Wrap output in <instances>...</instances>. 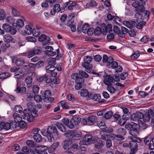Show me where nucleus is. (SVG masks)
Instances as JSON below:
<instances>
[{
  "instance_id": "20",
  "label": "nucleus",
  "mask_w": 154,
  "mask_h": 154,
  "mask_svg": "<svg viewBox=\"0 0 154 154\" xmlns=\"http://www.w3.org/2000/svg\"><path fill=\"white\" fill-rule=\"evenodd\" d=\"M72 141L69 140L64 141L63 143V148L65 149H69L71 148Z\"/></svg>"
},
{
  "instance_id": "42",
  "label": "nucleus",
  "mask_w": 154,
  "mask_h": 154,
  "mask_svg": "<svg viewBox=\"0 0 154 154\" xmlns=\"http://www.w3.org/2000/svg\"><path fill=\"white\" fill-rule=\"evenodd\" d=\"M113 31H111L109 32V34L107 35V38L108 41H110L111 39H113L114 38V36L115 34H116Z\"/></svg>"
},
{
  "instance_id": "55",
  "label": "nucleus",
  "mask_w": 154,
  "mask_h": 154,
  "mask_svg": "<svg viewBox=\"0 0 154 154\" xmlns=\"http://www.w3.org/2000/svg\"><path fill=\"white\" fill-rule=\"evenodd\" d=\"M105 28V31L106 32H109L111 31H113L112 29V26L110 24H108Z\"/></svg>"
},
{
  "instance_id": "1",
  "label": "nucleus",
  "mask_w": 154,
  "mask_h": 154,
  "mask_svg": "<svg viewBox=\"0 0 154 154\" xmlns=\"http://www.w3.org/2000/svg\"><path fill=\"white\" fill-rule=\"evenodd\" d=\"M48 148V147L46 146H37L32 151V154H48L46 151Z\"/></svg>"
},
{
  "instance_id": "45",
  "label": "nucleus",
  "mask_w": 154,
  "mask_h": 154,
  "mask_svg": "<svg viewBox=\"0 0 154 154\" xmlns=\"http://www.w3.org/2000/svg\"><path fill=\"white\" fill-rule=\"evenodd\" d=\"M91 57L89 56H85L84 58V62L86 63H90L92 61Z\"/></svg>"
},
{
  "instance_id": "24",
  "label": "nucleus",
  "mask_w": 154,
  "mask_h": 154,
  "mask_svg": "<svg viewBox=\"0 0 154 154\" xmlns=\"http://www.w3.org/2000/svg\"><path fill=\"white\" fill-rule=\"evenodd\" d=\"M66 4V5H68V8L69 10H72L78 8V5L75 2L70 3L69 2H67Z\"/></svg>"
},
{
  "instance_id": "63",
  "label": "nucleus",
  "mask_w": 154,
  "mask_h": 154,
  "mask_svg": "<svg viewBox=\"0 0 154 154\" xmlns=\"http://www.w3.org/2000/svg\"><path fill=\"white\" fill-rule=\"evenodd\" d=\"M112 115V112L111 111H109L105 114L104 117L106 119H109L111 117Z\"/></svg>"
},
{
  "instance_id": "43",
  "label": "nucleus",
  "mask_w": 154,
  "mask_h": 154,
  "mask_svg": "<svg viewBox=\"0 0 154 154\" xmlns=\"http://www.w3.org/2000/svg\"><path fill=\"white\" fill-rule=\"evenodd\" d=\"M6 17V15L5 11L3 9L0 10V20H4Z\"/></svg>"
},
{
  "instance_id": "52",
  "label": "nucleus",
  "mask_w": 154,
  "mask_h": 154,
  "mask_svg": "<svg viewBox=\"0 0 154 154\" xmlns=\"http://www.w3.org/2000/svg\"><path fill=\"white\" fill-rule=\"evenodd\" d=\"M140 56L139 53L137 51L132 54L131 56V58L132 60H134L138 58Z\"/></svg>"
},
{
  "instance_id": "57",
  "label": "nucleus",
  "mask_w": 154,
  "mask_h": 154,
  "mask_svg": "<svg viewBox=\"0 0 154 154\" xmlns=\"http://www.w3.org/2000/svg\"><path fill=\"white\" fill-rule=\"evenodd\" d=\"M27 106L28 108L27 109L29 110V111L32 110L35 107L34 104L31 102H29L27 104Z\"/></svg>"
},
{
  "instance_id": "21",
  "label": "nucleus",
  "mask_w": 154,
  "mask_h": 154,
  "mask_svg": "<svg viewBox=\"0 0 154 154\" xmlns=\"http://www.w3.org/2000/svg\"><path fill=\"white\" fill-rule=\"evenodd\" d=\"M60 10V5L59 4H56L54 5L51 11V15H54L56 12H59Z\"/></svg>"
},
{
  "instance_id": "61",
  "label": "nucleus",
  "mask_w": 154,
  "mask_h": 154,
  "mask_svg": "<svg viewBox=\"0 0 154 154\" xmlns=\"http://www.w3.org/2000/svg\"><path fill=\"white\" fill-rule=\"evenodd\" d=\"M24 61V60L18 59L16 61L15 63L17 66H21L23 64Z\"/></svg>"
},
{
  "instance_id": "16",
  "label": "nucleus",
  "mask_w": 154,
  "mask_h": 154,
  "mask_svg": "<svg viewBox=\"0 0 154 154\" xmlns=\"http://www.w3.org/2000/svg\"><path fill=\"white\" fill-rule=\"evenodd\" d=\"M45 49L47 51V55L49 56H53L57 54V52L53 51V48L51 46H47L45 48Z\"/></svg>"
},
{
  "instance_id": "28",
  "label": "nucleus",
  "mask_w": 154,
  "mask_h": 154,
  "mask_svg": "<svg viewBox=\"0 0 154 154\" xmlns=\"http://www.w3.org/2000/svg\"><path fill=\"white\" fill-rule=\"evenodd\" d=\"M82 137V132L75 131L72 139L74 140H78L81 139Z\"/></svg>"
},
{
  "instance_id": "2",
  "label": "nucleus",
  "mask_w": 154,
  "mask_h": 154,
  "mask_svg": "<svg viewBox=\"0 0 154 154\" xmlns=\"http://www.w3.org/2000/svg\"><path fill=\"white\" fill-rule=\"evenodd\" d=\"M103 130L100 132V134L101 136L102 139L106 140L107 138H110V136L108 135L106 133H109L112 132L113 130L112 128L110 127H105Z\"/></svg>"
},
{
  "instance_id": "49",
  "label": "nucleus",
  "mask_w": 154,
  "mask_h": 154,
  "mask_svg": "<svg viewBox=\"0 0 154 154\" xmlns=\"http://www.w3.org/2000/svg\"><path fill=\"white\" fill-rule=\"evenodd\" d=\"M26 83L29 86L32 82V78L30 76H28L26 77L25 80Z\"/></svg>"
},
{
  "instance_id": "33",
  "label": "nucleus",
  "mask_w": 154,
  "mask_h": 154,
  "mask_svg": "<svg viewBox=\"0 0 154 154\" xmlns=\"http://www.w3.org/2000/svg\"><path fill=\"white\" fill-rule=\"evenodd\" d=\"M59 104H60L63 109H67L70 108V107L68 105L67 103L65 100L61 101Z\"/></svg>"
},
{
  "instance_id": "50",
  "label": "nucleus",
  "mask_w": 154,
  "mask_h": 154,
  "mask_svg": "<svg viewBox=\"0 0 154 154\" xmlns=\"http://www.w3.org/2000/svg\"><path fill=\"white\" fill-rule=\"evenodd\" d=\"M11 26L7 23H4L2 25V28L6 32H8L11 29Z\"/></svg>"
},
{
  "instance_id": "46",
  "label": "nucleus",
  "mask_w": 154,
  "mask_h": 154,
  "mask_svg": "<svg viewBox=\"0 0 154 154\" xmlns=\"http://www.w3.org/2000/svg\"><path fill=\"white\" fill-rule=\"evenodd\" d=\"M27 97L26 99L28 101H32V100L34 97L35 94L32 92L28 93L27 94Z\"/></svg>"
},
{
  "instance_id": "38",
  "label": "nucleus",
  "mask_w": 154,
  "mask_h": 154,
  "mask_svg": "<svg viewBox=\"0 0 154 154\" xmlns=\"http://www.w3.org/2000/svg\"><path fill=\"white\" fill-rule=\"evenodd\" d=\"M24 74L25 73L24 72L19 71L15 73L14 77L16 79H21L23 77Z\"/></svg>"
},
{
  "instance_id": "15",
  "label": "nucleus",
  "mask_w": 154,
  "mask_h": 154,
  "mask_svg": "<svg viewBox=\"0 0 154 154\" xmlns=\"http://www.w3.org/2000/svg\"><path fill=\"white\" fill-rule=\"evenodd\" d=\"M47 130L49 134H53L55 136H58V134L56 127L55 126H49Z\"/></svg>"
},
{
  "instance_id": "12",
  "label": "nucleus",
  "mask_w": 154,
  "mask_h": 154,
  "mask_svg": "<svg viewBox=\"0 0 154 154\" xmlns=\"http://www.w3.org/2000/svg\"><path fill=\"white\" fill-rule=\"evenodd\" d=\"M51 96V94L50 91L46 90L45 91L44 96H43L44 97L43 98L44 101L47 103H49L50 101H53V99L50 97Z\"/></svg>"
},
{
  "instance_id": "36",
  "label": "nucleus",
  "mask_w": 154,
  "mask_h": 154,
  "mask_svg": "<svg viewBox=\"0 0 154 154\" xmlns=\"http://www.w3.org/2000/svg\"><path fill=\"white\" fill-rule=\"evenodd\" d=\"M56 125L58 128L63 132H65L66 131V127L64 126L61 123H57L56 124Z\"/></svg>"
},
{
  "instance_id": "19",
  "label": "nucleus",
  "mask_w": 154,
  "mask_h": 154,
  "mask_svg": "<svg viewBox=\"0 0 154 154\" xmlns=\"http://www.w3.org/2000/svg\"><path fill=\"white\" fill-rule=\"evenodd\" d=\"M82 66L85 69V71L86 72L88 73L91 72V70L93 68V66L91 64L83 63L82 64Z\"/></svg>"
},
{
  "instance_id": "54",
  "label": "nucleus",
  "mask_w": 154,
  "mask_h": 154,
  "mask_svg": "<svg viewBox=\"0 0 154 154\" xmlns=\"http://www.w3.org/2000/svg\"><path fill=\"white\" fill-rule=\"evenodd\" d=\"M97 125L101 129H103L105 127L106 124L103 122L99 121L97 122Z\"/></svg>"
},
{
  "instance_id": "31",
  "label": "nucleus",
  "mask_w": 154,
  "mask_h": 154,
  "mask_svg": "<svg viewBox=\"0 0 154 154\" xmlns=\"http://www.w3.org/2000/svg\"><path fill=\"white\" fill-rule=\"evenodd\" d=\"M40 29V27L37 26L36 28L34 29L32 33L33 35L36 37L38 36L40 34V32L39 30Z\"/></svg>"
},
{
  "instance_id": "47",
  "label": "nucleus",
  "mask_w": 154,
  "mask_h": 154,
  "mask_svg": "<svg viewBox=\"0 0 154 154\" xmlns=\"http://www.w3.org/2000/svg\"><path fill=\"white\" fill-rule=\"evenodd\" d=\"M116 132L117 133L122 135H125L126 133L125 130L122 128L118 129L116 130Z\"/></svg>"
},
{
  "instance_id": "4",
  "label": "nucleus",
  "mask_w": 154,
  "mask_h": 154,
  "mask_svg": "<svg viewBox=\"0 0 154 154\" xmlns=\"http://www.w3.org/2000/svg\"><path fill=\"white\" fill-rule=\"evenodd\" d=\"M137 141L134 140H132L129 142V146L131 151L130 154H134L137 151Z\"/></svg>"
},
{
  "instance_id": "6",
  "label": "nucleus",
  "mask_w": 154,
  "mask_h": 154,
  "mask_svg": "<svg viewBox=\"0 0 154 154\" xmlns=\"http://www.w3.org/2000/svg\"><path fill=\"white\" fill-rule=\"evenodd\" d=\"M92 136L91 135L88 134L84 136L80 143L83 145H88L91 143L92 141Z\"/></svg>"
},
{
  "instance_id": "18",
  "label": "nucleus",
  "mask_w": 154,
  "mask_h": 154,
  "mask_svg": "<svg viewBox=\"0 0 154 154\" xmlns=\"http://www.w3.org/2000/svg\"><path fill=\"white\" fill-rule=\"evenodd\" d=\"M126 128H130V127L132 128V129H135L139 130V125L137 123L132 122L131 124L128 123L126 124L125 126Z\"/></svg>"
},
{
  "instance_id": "62",
  "label": "nucleus",
  "mask_w": 154,
  "mask_h": 154,
  "mask_svg": "<svg viewBox=\"0 0 154 154\" xmlns=\"http://www.w3.org/2000/svg\"><path fill=\"white\" fill-rule=\"evenodd\" d=\"M89 28V26L88 24H85L82 26V31L83 33H86L87 31Z\"/></svg>"
},
{
  "instance_id": "29",
  "label": "nucleus",
  "mask_w": 154,
  "mask_h": 154,
  "mask_svg": "<svg viewBox=\"0 0 154 154\" xmlns=\"http://www.w3.org/2000/svg\"><path fill=\"white\" fill-rule=\"evenodd\" d=\"M118 63L116 61H113V60L111 61L109 64H106V66L108 68H112L115 69L118 66Z\"/></svg>"
},
{
  "instance_id": "44",
  "label": "nucleus",
  "mask_w": 154,
  "mask_h": 154,
  "mask_svg": "<svg viewBox=\"0 0 154 154\" xmlns=\"http://www.w3.org/2000/svg\"><path fill=\"white\" fill-rule=\"evenodd\" d=\"M93 100L95 101L102 102L101 100V96L100 94H95L93 97Z\"/></svg>"
},
{
  "instance_id": "8",
  "label": "nucleus",
  "mask_w": 154,
  "mask_h": 154,
  "mask_svg": "<svg viewBox=\"0 0 154 154\" xmlns=\"http://www.w3.org/2000/svg\"><path fill=\"white\" fill-rule=\"evenodd\" d=\"M71 77L72 79L75 80L76 83H79L82 84L84 82V79L80 77L78 73H73L71 75Z\"/></svg>"
},
{
  "instance_id": "23",
  "label": "nucleus",
  "mask_w": 154,
  "mask_h": 154,
  "mask_svg": "<svg viewBox=\"0 0 154 154\" xmlns=\"http://www.w3.org/2000/svg\"><path fill=\"white\" fill-rule=\"evenodd\" d=\"M59 143L58 142H54L48 149V152L51 153L53 152L59 145Z\"/></svg>"
},
{
  "instance_id": "9",
  "label": "nucleus",
  "mask_w": 154,
  "mask_h": 154,
  "mask_svg": "<svg viewBox=\"0 0 154 154\" xmlns=\"http://www.w3.org/2000/svg\"><path fill=\"white\" fill-rule=\"evenodd\" d=\"M145 9L144 6L143 5H141L139 6L138 8H136L135 9V11L137 13L135 14V16L136 18L137 19H142V15L141 13L143 12Z\"/></svg>"
},
{
  "instance_id": "34",
  "label": "nucleus",
  "mask_w": 154,
  "mask_h": 154,
  "mask_svg": "<svg viewBox=\"0 0 154 154\" xmlns=\"http://www.w3.org/2000/svg\"><path fill=\"white\" fill-rule=\"evenodd\" d=\"M33 137L34 140L37 142H40L42 140V137L39 134H34Z\"/></svg>"
},
{
  "instance_id": "60",
  "label": "nucleus",
  "mask_w": 154,
  "mask_h": 154,
  "mask_svg": "<svg viewBox=\"0 0 154 154\" xmlns=\"http://www.w3.org/2000/svg\"><path fill=\"white\" fill-rule=\"evenodd\" d=\"M146 24V22L144 21H142L138 23L136 27L138 29H141Z\"/></svg>"
},
{
  "instance_id": "25",
  "label": "nucleus",
  "mask_w": 154,
  "mask_h": 154,
  "mask_svg": "<svg viewBox=\"0 0 154 154\" xmlns=\"http://www.w3.org/2000/svg\"><path fill=\"white\" fill-rule=\"evenodd\" d=\"M10 9L11 10V14L14 17H17L20 16V13L13 6L10 7Z\"/></svg>"
},
{
  "instance_id": "35",
  "label": "nucleus",
  "mask_w": 154,
  "mask_h": 154,
  "mask_svg": "<svg viewBox=\"0 0 154 154\" xmlns=\"http://www.w3.org/2000/svg\"><path fill=\"white\" fill-rule=\"evenodd\" d=\"M11 76L10 74L7 72H2L0 74V79H4Z\"/></svg>"
},
{
  "instance_id": "41",
  "label": "nucleus",
  "mask_w": 154,
  "mask_h": 154,
  "mask_svg": "<svg viewBox=\"0 0 154 154\" xmlns=\"http://www.w3.org/2000/svg\"><path fill=\"white\" fill-rule=\"evenodd\" d=\"M75 131L70 130L66 132L64 134V135L67 137H72V138L73 137Z\"/></svg>"
},
{
  "instance_id": "59",
  "label": "nucleus",
  "mask_w": 154,
  "mask_h": 154,
  "mask_svg": "<svg viewBox=\"0 0 154 154\" xmlns=\"http://www.w3.org/2000/svg\"><path fill=\"white\" fill-rule=\"evenodd\" d=\"M17 24L19 27H23L24 25L23 21L21 19H19L17 21Z\"/></svg>"
},
{
  "instance_id": "48",
  "label": "nucleus",
  "mask_w": 154,
  "mask_h": 154,
  "mask_svg": "<svg viewBox=\"0 0 154 154\" xmlns=\"http://www.w3.org/2000/svg\"><path fill=\"white\" fill-rule=\"evenodd\" d=\"M26 143L27 145L31 147H35L36 145L35 143L32 140H27Z\"/></svg>"
},
{
  "instance_id": "10",
  "label": "nucleus",
  "mask_w": 154,
  "mask_h": 154,
  "mask_svg": "<svg viewBox=\"0 0 154 154\" xmlns=\"http://www.w3.org/2000/svg\"><path fill=\"white\" fill-rule=\"evenodd\" d=\"M80 121L81 119L79 117L72 118L70 120V125L68 126V127L70 129H72L74 128L75 125L78 124Z\"/></svg>"
},
{
  "instance_id": "11",
  "label": "nucleus",
  "mask_w": 154,
  "mask_h": 154,
  "mask_svg": "<svg viewBox=\"0 0 154 154\" xmlns=\"http://www.w3.org/2000/svg\"><path fill=\"white\" fill-rule=\"evenodd\" d=\"M143 114L140 112H137L132 115L131 119L134 121H138L139 119H142L143 118Z\"/></svg>"
},
{
  "instance_id": "64",
  "label": "nucleus",
  "mask_w": 154,
  "mask_h": 154,
  "mask_svg": "<svg viewBox=\"0 0 154 154\" xmlns=\"http://www.w3.org/2000/svg\"><path fill=\"white\" fill-rule=\"evenodd\" d=\"M107 89L111 93H113L116 91V89L113 87L109 85L107 87Z\"/></svg>"
},
{
  "instance_id": "26",
  "label": "nucleus",
  "mask_w": 154,
  "mask_h": 154,
  "mask_svg": "<svg viewBox=\"0 0 154 154\" xmlns=\"http://www.w3.org/2000/svg\"><path fill=\"white\" fill-rule=\"evenodd\" d=\"M113 60V58L111 57H108L107 56L104 54L103 57V63H107V64Z\"/></svg>"
},
{
  "instance_id": "14",
  "label": "nucleus",
  "mask_w": 154,
  "mask_h": 154,
  "mask_svg": "<svg viewBox=\"0 0 154 154\" xmlns=\"http://www.w3.org/2000/svg\"><path fill=\"white\" fill-rule=\"evenodd\" d=\"M33 30L31 26L29 25H26L25 26L24 31H22L21 34L23 35H25V34L29 35L32 34Z\"/></svg>"
},
{
  "instance_id": "30",
  "label": "nucleus",
  "mask_w": 154,
  "mask_h": 154,
  "mask_svg": "<svg viewBox=\"0 0 154 154\" xmlns=\"http://www.w3.org/2000/svg\"><path fill=\"white\" fill-rule=\"evenodd\" d=\"M96 119V117L94 116H89L88 119V125H92Z\"/></svg>"
},
{
  "instance_id": "37",
  "label": "nucleus",
  "mask_w": 154,
  "mask_h": 154,
  "mask_svg": "<svg viewBox=\"0 0 154 154\" xmlns=\"http://www.w3.org/2000/svg\"><path fill=\"white\" fill-rule=\"evenodd\" d=\"M56 69L55 66L53 65H49L46 67V72L50 73Z\"/></svg>"
},
{
  "instance_id": "27",
  "label": "nucleus",
  "mask_w": 154,
  "mask_h": 154,
  "mask_svg": "<svg viewBox=\"0 0 154 154\" xmlns=\"http://www.w3.org/2000/svg\"><path fill=\"white\" fill-rule=\"evenodd\" d=\"M113 78L110 75L108 76L104 80V82L106 85H109L113 82Z\"/></svg>"
},
{
  "instance_id": "22",
  "label": "nucleus",
  "mask_w": 154,
  "mask_h": 154,
  "mask_svg": "<svg viewBox=\"0 0 154 154\" xmlns=\"http://www.w3.org/2000/svg\"><path fill=\"white\" fill-rule=\"evenodd\" d=\"M4 40L7 43H14L15 42V40L9 35H6L4 36Z\"/></svg>"
},
{
  "instance_id": "58",
  "label": "nucleus",
  "mask_w": 154,
  "mask_h": 154,
  "mask_svg": "<svg viewBox=\"0 0 154 154\" xmlns=\"http://www.w3.org/2000/svg\"><path fill=\"white\" fill-rule=\"evenodd\" d=\"M44 80L48 83H50L52 82L51 80L50 79V77L46 75H44Z\"/></svg>"
},
{
  "instance_id": "3",
  "label": "nucleus",
  "mask_w": 154,
  "mask_h": 154,
  "mask_svg": "<svg viewBox=\"0 0 154 154\" xmlns=\"http://www.w3.org/2000/svg\"><path fill=\"white\" fill-rule=\"evenodd\" d=\"M139 130L131 129L130 130L129 133L132 136L131 137V140H134L137 141L138 143L141 142V140L137 136L139 134Z\"/></svg>"
},
{
  "instance_id": "56",
  "label": "nucleus",
  "mask_w": 154,
  "mask_h": 154,
  "mask_svg": "<svg viewBox=\"0 0 154 154\" xmlns=\"http://www.w3.org/2000/svg\"><path fill=\"white\" fill-rule=\"evenodd\" d=\"M79 75H81L83 77L87 78L88 77L89 75H88L85 72L82 70H80L79 71Z\"/></svg>"
},
{
  "instance_id": "13",
  "label": "nucleus",
  "mask_w": 154,
  "mask_h": 154,
  "mask_svg": "<svg viewBox=\"0 0 154 154\" xmlns=\"http://www.w3.org/2000/svg\"><path fill=\"white\" fill-rule=\"evenodd\" d=\"M79 93L81 96L87 97L88 99H90L91 95V93H89L87 89H82L80 92L79 91Z\"/></svg>"
},
{
  "instance_id": "40",
  "label": "nucleus",
  "mask_w": 154,
  "mask_h": 154,
  "mask_svg": "<svg viewBox=\"0 0 154 154\" xmlns=\"http://www.w3.org/2000/svg\"><path fill=\"white\" fill-rule=\"evenodd\" d=\"M26 88L24 87H22L21 88L17 87L15 91L17 93H24L26 92Z\"/></svg>"
},
{
  "instance_id": "39",
  "label": "nucleus",
  "mask_w": 154,
  "mask_h": 154,
  "mask_svg": "<svg viewBox=\"0 0 154 154\" xmlns=\"http://www.w3.org/2000/svg\"><path fill=\"white\" fill-rule=\"evenodd\" d=\"M13 117L16 122H19L22 120V118L20 116L19 114L16 113H15L14 114Z\"/></svg>"
},
{
  "instance_id": "17",
  "label": "nucleus",
  "mask_w": 154,
  "mask_h": 154,
  "mask_svg": "<svg viewBox=\"0 0 154 154\" xmlns=\"http://www.w3.org/2000/svg\"><path fill=\"white\" fill-rule=\"evenodd\" d=\"M13 123L11 122L10 123H6L2 122L0 123V130L4 129L5 130H8L10 128L11 126V124Z\"/></svg>"
},
{
  "instance_id": "51",
  "label": "nucleus",
  "mask_w": 154,
  "mask_h": 154,
  "mask_svg": "<svg viewBox=\"0 0 154 154\" xmlns=\"http://www.w3.org/2000/svg\"><path fill=\"white\" fill-rule=\"evenodd\" d=\"M97 5V3L95 1L91 0L89 3L86 5V6L87 8H89L92 6H96Z\"/></svg>"
},
{
  "instance_id": "5",
  "label": "nucleus",
  "mask_w": 154,
  "mask_h": 154,
  "mask_svg": "<svg viewBox=\"0 0 154 154\" xmlns=\"http://www.w3.org/2000/svg\"><path fill=\"white\" fill-rule=\"evenodd\" d=\"M31 111L28 109H25L23 111V113L24 115L23 119H27L28 121L31 122L33 121L34 119V116L32 115V113H30Z\"/></svg>"
},
{
  "instance_id": "7",
  "label": "nucleus",
  "mask_w": 154,
  "mask_h": 154,
  "mask_svg": "<svg viewBox=\"0 0 154 154\" xmlns=\"http://www.w3.org/2000/svg\"><path fill=\"white\" fill-rule=\"evenodd\" d=\"M57 52V55L56 57V58L51 57L48 59L47 62L50 64H53L55 65L56 64V60H59L61 57V54L60 52V50L59 49H57L56 50Z\"/></svg>"
},
{
  "instance_id": "53",
  "label": "nucleus",
  "mask_w": 154,
  "mask_h": 154,
  "mask_svg": "<svg viewBox=\"0 0 154 154\" xmlns=\"http://www.w3.org/2000/svg\"><path fill=\"white\" fill-rule=\"evenodd\" d=\"M41 48L38 47H36L33 48L32 50L34 52L35 55L38 54L41 52Z\"/></svg>"
},
{
  "instance_id": "32",
  "label": "nucleus",
  "mask_w": 154,
  "mask_h": 154,
  "mask_svg": "<svg viewBox=\"0 0 154 154\" xmlns=\"http://www.w3.org/2000/svg\"><path fill=\"white\" fill-rule=\"evenodd\" d=\"M144 142L145 143V144L147 145H149V148L151 149H154V144L150 143V140H149V138L148 137L146 138L144 140Z\"/></svg>"
}]
</instances>
